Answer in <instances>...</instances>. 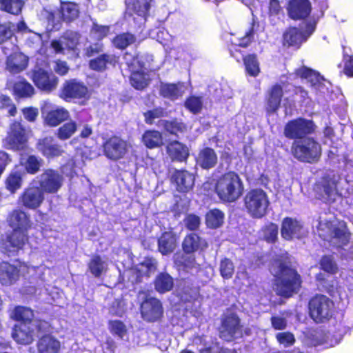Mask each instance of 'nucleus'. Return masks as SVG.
Returning <instances> with one entry per match:
<instances>
[{
  "label": "nucleus",
  "mask_w": 353,
  "mask_h": 353,
  "mask_svg": "<svg viewBox=\"0 0 353 353\" xmlns=\"http://www.w3.org/2000/svg\"><path fill=\"white\" fill-rule=\"evenodd\" d=\"M6 221L12 231L6 235L3 245L5 252L10 255L23 249L28 241L27 231L31 228V221L29 215L19 208L9 212Z\"/></svg>",
  "instance_id": "nucleus-1"
},
{
  "label": "nucleus",
  "mask_w": 353,
  "mask_h": 353,
  "mask_svg": "<svg viewBox=\"0 0 353 353\" xmlns=\"http://www.w3.org/2000/svg\"><path fill=\"white\" fill-rule=\"evenodd\" d=\"M10 317L16 321L12 330V337L21 345H30L34 341V330L32 327L34 319V310L26 306L16 305Z\"/></svg>",
  "instance_id": "nucleus-2"
},
{
  "label": "nucleus",
  "mask_w": 353,
  "mask_h": 353,
  "mask_svg": "<svg viewBox=\"0 0 353 353\" xmlns=\"http://www.w3.org/2000/svg\"><path fill=\"white\" fill-rule=\"evenodd\" d=\"M303 279L295 268L280 261L274 276V285L278 296L289 299L298 294L302 288Z\"/></svg>",
  "instance_id": "nucleus-3"
},
{
  "label": "nucleus",
  "mask_w": 353,
  "mask_h": 353,
  "mask_svg": "<svg viewBox=\"0 0 353 353\" xmlns=\"http://www.w3.org/2000/svg\"><path fill=\"white\" fill-rule=\"evenodd\" d=\"M214 191L222 203H235L243 194V181L237 172L229 170L215 179Z\"/></svg>",
  "instance_id": "nucleus-4"
},
{
  "label": "nucleus",
  "mask_w": 353,
  "mask_h": 353,
  "mask_svg": "<svg viewBox=\"0 0 353 353\" xmlns=\"http://www.w3.org/2000/svg\"><path fill=\"white\" fill-rule=\"evenodd\" d=\"M30 132V130L21 121H12L2 139L3 148L13 152L28 150Z\"/></svg>",
  "instance_id": "nucleus-5"
},
{
  "label": "nucleus",
  "mask_w": 353,
  "mask_h": 353,
  "mask_svg": "<svg viewBox=\"0 0 353 353\" xmlns=\"http://www.w3.org/2000/svg\"><path fill=\"white\" fill-rule=\"evenodd\" d=\"M320 236L338 248L348 245L351 240L350 232L347 223L343 220L325 221L320 227Z\"/></svg>",
  "instance_id": "nucleus-6"
},
{
  "label": "nucleus",
  "mask_w": 353,
  "mask_h": 353,
  "mask_svg": "<svg viewBox=\"0 0 353 353\" xmlns=\"http://www.w3.org/2000/svg\"><path fill=\"white\" fill-rule=\"evenodd\" d=\"M290 150L293 157L301 163H316L322 155L321 144L312 137L293 141Z\"/></svg>",
  "instance_id": "nucleus-7"
},
{
  "label": "nucleus",
  "mask_w": 353,
  "mask_h": 353,
  "mask_svg": "<svg viewBox=\"0 0 353 353\" xmlns=\"http://www.w3.org/2000/svg\"><path fill=\"white\" fill-rule=\"evenodd\" d=\"M269 205L268 195L261 188L250 189L243 197V207L253 219L264 217L268 214Z\"/></svg>",
  "instance_id": "nucleus-8"
},
{
  "label": "nucleus",
  "mask_w": 353,
  "mask_h": 353,
  "mask_svg": "<svg viewBox=\"0 0 353 353\" xmlns=\"http://www.w3.org/2000/svg\"><path fill=\"white\" fill-rule=\"evenodd\" d=\"M308 314L316 323L330 321L334 313V303L326 295L316 294L308 301Z\"/></svg>",
  "instance_id": "nucleus-9"
},
{
  "label": "nucleus",
  "mask_w": 353,
  "mask_h": 353,
  "mask_svg": "<svg viewBox=\"0 0 353 353\" xmlns=\"http://www.w3.org/2000/svg\"><path fill=\"white\" fill-rule=\"evenodd\" d=\"M340 177L333 172L323 174L314 184L316 198L325 203H333L339 195Z\"/></svg>",
  "instance_id": "nucleus-10"
},
{
  "label": "nucleus",
  "mask_w": 353,
  "mask_h": 353,
  "mask_svg": "<svg viewBox=\"0 0 353 353\" xmlns=\"http://www.w3.org/2000/svg\"><path fill=\"white\" fill-rule=\"evenodd\" d=\"M59 97L66 102L78 101L80 105H85L90 99L91 93L83 81L70 79L63 83Z\"/></svg>",
  "instance_id": "nucleus-11"
},
{
  "label": "nucleus",
  "mask_w": 353,
  "mask_h": 353,
  "mask_svg": "<svg viewBox=\"0 0 353 353\" xmlns=\"http://www.w3.org/2000/svg\"><path fill=\"white\" fill-rule=\"evenodd\" d=\"M316 126L312 120L297 117L288 121L283 128L284 136L293 141L303 139L314 134Z\"/></svg>",
  "instance_id": "nucleus-12"
},
{
  "label": "nucleus",
  "mask_w": 353,
  "mask_h": 353,
  "mask_svg": "<svg viewBox=\"0 0 353 353\" xmlns=\"http://www.w3.org/2000/svg\"><path fill=\"white\" fill-rule=\"evenodd\" d=\"M131 147V144L127 140L117 134H112L104 139L102 143L103 155L108 159L114 161L124 159Z\"/></svg>",
  "instance_id": "nucleus-13"
},
{
  "label": "nucleus",
  "mask_w": 353,
  "mask_h": 353,
  "mask_svg": "<svg viewBox=\"0 0 353 353\" xmlns=\"http://www.w3.org/2000/svg\"><path fill=\"white\" fill-rule=\"evenodd\" d=\"M30 79L39 90L47 94L54 91L59 83V79L55 74L41 67L32 70Z\"/></svg>",
  "instance_id": "nucleus-14"
},
{
  "label": "nucleus",
  "mask_w": 353,
  "mask_h": 353,
  "mask_svg": "<svg viewBox=\"0 0 353 353\" xmlns=\"http://www.w3.org/2000/svg\"><path fill=\"white\" fill-rule=\"evenodd\" d=\"M37 178L38 187L44 194H56L62 187L64 180L63 175L52 168L44 170Z\"/></svg>",
  "instance_id": "nucleus-15"
},
{
  "label": "nucleus",
  "mask_w": 353,
  "mask_h": 353,
  "mask_svg": "<svg viewBox=\"0 0 353 353\" xmlns=\"http://www.w3.org/2000/svg\"><path fill=\"white\" fill-rule=\"evenodd\" d=\"M316 26L313 23H307L305 31H301L297 27H289L283 34V43L288 47L299 48L308 37L314 32Z\"/></svg>",
  "instance_id": "nucleus-16"
},
{
  "label": "nucleus",
  "mask_w": 353,
  "mask_h": 353,
  "mask_svg": "<svg viewBox=\"0 0 353 353\" xmlns=\"http://www.w3.org/2000/svg\"><path fill=\"white\" fill-rule=\"evenodd\" d=\"M142 319L148 323H154L163 316L162 303L156 297L146 296L139 307Z\"/></svg>",
  "instance_id": "nucleus-17"
},
{
  "label": "nucleus",
  "mask_w": 353,
  "mask_h": 353,
  "mask_svg": "<svg viewBox=\"0 0 353 353\" xmlns=\"http://www.w3.org/2000/svg\"><path fill=\"white\" fill-rule=\"evenodd\" d=\"M219 331L220 338L226 341H233L242 331L239 317L234 313L227 314L222 319Z\"/></svg>",
  "instance_id": "nucleus-18"
},
{
  "label": "nucleus",
  "mask_w": 353,
  "mask_h": 353,
  "mask_svg": "<svg viewBox=\"0 0 353 353\" xmlns=\"http://www.w3.org/2000/svg\"><path fill=\"white\" fill-rule=\"evenodd\" d=\"M284 96L283 85L279 83L272 85L265 92L264 102L267 114H276L281 106Z\"/></svg>",
  "instance_id": "nucleus-19"
},
{
  "label": "nucleus",
  "mask_w": 353,
  "mask_h": 353,
  "mask_svg": "<svg viewBox=\"0 0 353 353\" xmlns=\"http://www.w3.org/2000/svg\"><path fill=\"white\" fill-rule=\"evenodd\" d=\"M44 199V192L37 185L28 186L19 197V201L22 206L29 210L39 208Z\"/></svg>",
  "instance_id": "nucleus-20"
},
{
  "label": "nucleus",
  "mask_w": 353,
  "mask_h": 353,
  "mask_svg": "<svg viewBox=\"0 0 353 353\" xmlns=\"http://www.w3.org/2000/svg\"><path fill=\"white\" fill-rule=\"evenodd\" d=\"M170 181L177 192L188 193L194 187L195 175L185 169H176L172 174Z\"/></svg>",
  "instance_id": "nucleus-21"
},
{
  "label": "nucleus",
  "mask_w": 353,
  "mask_h": 353,
  "mask_svg": "<svg viewBox=\"0 0 353 353\" xmlns=\"http://www.w3.org/2000/svg\"><path fill=\"white\" fill-rule=\"evenodd\" d=\"M312 5L309 0H290L287 6L288 17L294 20L306 19L311 13Z\"/></svg>",
  "instance_id": "nucleus-22"
},
{
  "label": "nucleus",
  "mask_w": 353,
  "mask_h": 353,
  "mask_svg": "<svg viewBox=\"0 0 353 353\" xmlns=\"http://www.w3.org/2000/svg\"><path fill=\"white\" fill-rule=\"evenodd\" d=\"M303 225L296 219L286 216L281 222V237L286 241L293 239H301L303 236Z\"/></svg>",
  "instance_id": "nucleus-23"
},
{
  "label": "nucleus",
  "mask_w": 353,
  "mask_h": 353,
  "mask_svg": "<svg viewBox=\"0 0 353 353\" xmlns=\"http://www.w3.org/2000/svg\"><path fill=\"white\" fill-rule=\"evenodd\" d=\"M42 117L45 125L54 128L69 120L70 113L64 107H57L45 112H42Z\"/></svg>",
  "instance_id": "nucleus-24"
},
{
  "label": "nucleus",
  "mask_w": 353,
  "mask_h": 353,
  "mask_svg": "<svg viewBox=\"0 0 353 353\" xmlns=\"http://www.w3.org/2000/svg\"><path fill=\"white\" fill-rule=\"evenodd\" d=\"M166 152L172 161L186 162L190 157L188 147L177 140H172L168 143Z\"/></svg>",
  "instance_id": "nucleus-25"
},
{
  "label": "nucleus",
  "mask_w": 353,
  "mask_h": 353,
  "mask_svg": "<svg viewBox=\"0 0 353 353\" xmlns=\"http://www.w3.org/2000/svg\"><path fill=\"white\" fill-rule=\"evenodd\" d=\"M43 163L41 157L33 154H21L19 160L23 172L30 175L37 174L43 167Z\"/></svg>",
  "instance_id": "nucleus-26"
},
{
  "label": "nucleus",
  "mask_w": 353,
  "mask_h": 353,
  "mask_svg": "<svg viewBox=\"0 0 353 353\" xmlns=\"http://www.w3.org/2000/svg\"><path fill=\"white\" fill-rule=\"evenodd\" d=\"M20 277L19 268L8 261L0 263V283L9 286L16 283Z\"/></svg>",
  "instance_id": "nucleus-27"
},
{
  "label": "nucleus",
  "mask_w": 353,
  "mask_h": 353,
  "mask_svg": "<svg viewBox=\"0 0 353 353\" xmlns=\"http://www.w3.org/2000/svg\"><path fill=\"white\" fill-rule=\"evenodd\" d=\"M195 161L201 169L208 170L216 165L218 156L213 148L206 146L199 150Z\"/></svg>",
  "instance_id": "nucleus-28"
},
{
  "label": "nucleus",
  "mask_w": 353,
  "mask_h": 353,
  "mask_svg": "<svg viewBox=\"0 0 353 353\" xmlns=\"http://www.w3.org/2000/svg\"><path fill=\"white\" fill-rule=\"evenodd\" d=\"M157 270V263L152 257H145L144 260L139 263L136 267L131 269L130 272L134 277L135 283H140L143 277H149L152 272Z\"/></svg>",
  "instance_id": "nucleus-29"
},
{
  "label": "nucleus",
  "mask_w": 353,
  "mask_h": 353,
  "mask_svg": "<svg viewBox=\"0 0 353 353\" xmlns=\"http://www.w3.org/2000/svg\"><path fill=\"white\" fill-rule=\"evenodd\" d=\"M52 141V137H46L39 139L37 143V150L47 159L58 157L63 153L61 146Z\"/></svg>",
  "instance_id": "nucleus-30"
},
{
  "label": "nucleus",
  "mask_w": 353,
  "mask_h": 353,
  "mask_svg": "<svg viewBox=\"0 0 353 353\" xmlns=\"http://www.w3.org/2000/svg\"><path fill=\"white\" fill-rule=\"evenodd\" d=\"M61 342L52 334H45L37 342L38 353H59Z\"/></svg>",
  "instance_id": "nucleus-31"
},
{
  "label": "nucleus",
  "mask_w": 353,
  "mask_h": 353,
  "mask_svg": "<svg viewBox=\"0 0 353 353\" xmlns=\"http://www.w3.org/2000/svg\"><path fill=\"white\" fill-rule=\"evenodd\" d=\"M119 59V57L114 54L103 53L89 61V68L94 71L103 72L107 70L108 65L115 67Z\"/></svg>",
  "instance_id": "nucleus-32"
},
{
  "label": "nucleus",
  "mask_w": 353,
  "mask_h": 353,
  "mask_svg": "<svg viewBox=\"0 0 353 353\" xmlns=\"http://www.w3.org/2000/svg\"><path fill=\"white\" fill-rule=\"evenodd\" d=\"M158 250L162 255L173 252L177 244V236L171 231L163 232L158 239Z\"/></svg>",
  "instance_id": "nucleus-33"
},
{
  "label": "nucleus",
  "mask_w": 353,
  "mask_h": 353,
  "mask_svg": "<svg viewBox=\"0 0 353 353\" xmlns=\"http://www.w3.org/2000/svg\"><path fill=\"white\" fill-rule=\"evenodd\" d=\"M205 243L200 236L194 232H191L185 235L182 242V250L185 254H192L198 251H201L203 247H206Z\"/></svg>",
  "instance_id": "nucleus-34"
},
{
  "label": "nucleus",
  "mask_w": 353,
  "mask_h": 353,
  "mask_svg": "<svg viewBox=\"0 0 353 353\" xmlns=\"http://www.w3.org/2000/svg\"><path fill=\"white\" fill-rule=\"evenodd\" d=\"M28 58L21 52L10 54L6 61V69L12 74H17L26 68Z\"/></svg>",
  "instance_id": "nucleus-35"
},
{
  "label": "nucleus",
  "mask_w": 353,
  "mask_h": 353,
  "mask_svg": "<svg viewBox=\"0 0 353 353\" xmlns=\"http://www.w3.org/2000/svg\"><path fill=\"white\" fill-rule=\"evenodd\" d=\"M183 91L182 83H161L159 94L165 99L175 101L182 97Z\"/></svg>",
  "instance_id": "nucleus-36"
},
{
  "label": "nucleus",
  "mask_w": 353,
  "mask_h": 353,
  "mask_svg": "<svg viewBox=\"0 0 353 353\" xmlns=\"http://www.w3.org/2000/svg\"><path fill=\"white\" fill-rule=\"evenodd\" d=\"M194 343L196 345H202L199 350V353H228L223 349L216 339L210 338V341H206L203 336H197Z\"/></svg>",
  "instance_id": "nucleus-37"
},
{
  "label": "nucleus",
  "mask_w": 353,
  "mask_h": 353,
  "mask_svg": "<svg viewBox=\"0 0 353 353\" xmlns=\"http://www.w3.org/2000/svg\"><path fill=\"white\" fill-rule=\"evenodd\" d=\"M162 125L167 133L177 137L179 134H184L188 131L187 124L182 119L176 117L170 120H163Z\"/></svg>",
  "instance_id": "nucleus-38"
},
{
  "label": "nucleus",
  "mask_w": 353,
  "mask_h": 353,
  "mask_svg": "<svg viewBox=\"0 0 353 353\" xmlns=\"http://www.w3.org/2000/svg\"><path fill=\"white\" fill-rule=\"evenodd\" d=\"M59 14L62 21L70 23L78 18L79 11L76 3L64 2L61 4Z\"/></svg>",
  "instance_id": "nucleus-39"
},
{
  "label": "nucleus",
  "mask_w": 353,
  "mask_h": 353,
  "mask_svg": "<svg viewBox=\"0 0 353 353\" xmlns=\"http://www.w3.org/2000/svg\"><path fill=\"white\" fill-rule=\"evenodd\" d=\"M242 61L247 75L252 77H256L260 74V63L256 53L245 54Z\"/></svg>",
  "instance_id": "nucleus-40"
},
{
  "label": "nucleus",
  "mask_w": 353,
  "mask_h": 353,
  "mask_svg": "<svg viewBox=\"0 0 353 353\" xmlns=\"http://www.w3.org/2000/svg\"><path fill=\"white\" fill-rule=\"evenodd\" d=\"M77 123L69 119L59 126L55 132L56 137L61 141H66L70 139L77 131Z\"/></svg>",
  "instance_id": "nucleus-41"
},
{
  "label": "nucleus",
  "mask_w": 353,
  "mask_h": 353,
  "mask_svg": "<svg viewBox=\"0 0 353 353\" xmlns=\"http://www.w3.org/2000/svg\"><path fill=\"white\" fill-rule=\"evenodd\" d=\"M152 0H134L132 9L138 17L140 23H145L149 15L150 3Z\"/></svg>",
  "instance_id": "nucleus-42"
},
{
  "label": "nucleus",
  "mask_w": 353,
  "mask_h": 353,
  "mask_svg": "<svg viewBox=\"0 0 353 353\" xmlns=\"http://www.w3.org/2000/svg\"><path fill=\"white\" fill-rule=\"evenodd\" d=\"M296 74L300 78L307 79L312 86L319 85L324 81L323 77L319 72L306 66L299 68Z\"/></svg>",
  "instance_id": "nucleus-43"
},
{
  "label": "nucleus",
  "mask_w": 353,
  "mask_h": 353,
  "mask_svg": "<svg viewBox=\"0 0 353 353\" xmlns=\"http://www.w3.org/2000/svg\"><path fill=\"white\" fill-rule=\"evenodd\" d=\"M155 290L161 293L170 291L174 285L173 279L166 272L159 273L154 281Z\"/></svg>",
  "instance_id": "nucleus-44"
},
{
  "label": "nucleus",
  "mask_w": 353,
  "mask_h": 353,
  "mask_svg": "<svg viewBox=\"0 0 353 353\" xmlns=\"http://www.w3.org/2000/svg\"><path fill=\"white\" fill-rule=\"evenodd\" d=\"M279 226L277 224L268 222L259 230L261 239L268 243H275L278 240Z\"/></svg>",
  "instance_id": "nucleus-45"
},
{
  "label": "nucleus",
  "mask_w": 353,
  "mask_h": 353,
  "mask_svg": "<svg viewBox=\"0 0 353 353\" xmlns=\"http://www.w3.org/2000/svg\"><path fill=\"white\" fill-rule=\"evenodd\" d=\"M144 145L150 149L161 147L163 145V137L160 132L155 130H146L142 137Z\"/></svg>",
  "instance_id": "nucleus-46"
},
{
  "label": "nucleus",
  "mask_w": 353,
  "mask_h": 353,
  "mask_svg": "<svg viewBox=\"0 0 353 353\" xmlns=\"http://www.w3.org/2000/svg\"><path fill=\"white\" fill-rule=\"evenodd\" d=\"M23 184L22 173L19 171L12 170L5 180L6 188L12 194L19 190Z\"/></svg>",
  "instance_id": "nucleus-47"
},
{
  "label": "nucleus",
  "mask_w": 353,
  "mask_h": 353,
  "mask_svg": "<svg viewBox=\"0 0 353 353\" xmlns=\"http://www.w3.org/2000/svg\"><path fill=\"white\" fill-rule=\"evenodd\" d=\"M223 221L224 213L217 208L209 210L205 214V224L208 228L216 229L223 225Z\"/></svg>",
  "instance_id": "nucleus-48"
},
{
  "label": "nucleus",
  "mask_w": 353,
  "mask_h": 353,
  "mask_svg": "<svg viewBox=\"0 0 353 353\" xmlns=\"http://www.w3.org/2000/svg\"><path fill=\"white\" fill-rule=\"evenodd\" d=\"M136 36L130 32L117 34L112 40L113 46L119 50H124L136 42Z\"/></svg>",
  "instance_id": "nucleus-49"
},
{
  "label": "nucleus",
  "mask_w": 353,
  "mask_h": 353,
  "mask_svg": "<svg viewBox=\"0 0 353 353\" xmlns=\"http://www.w3.org/2000/svg\"><path fill=\"white\" fill-rule=\"evenodd\" d=\"M14 94L21 98L30 97L34 94L33 86L25 79L14 83Z\"/></svg>",
  "instance_id": "nucleus-50"
},
{
  "label": "nucleus",
  "mask_w": 353,
  "mask_h": 353,
  "mask_svg": "<svg viewBox=\"0 0 353 353\" xmlns=\"http://www.w3.org/2000/svg\"><path fill=\"white\" fill-rule=\"evenodd\" d=\"M23 6L22 0H1L0 1V10L14 15H18L21 12Z\"/></svg>",
  "instance_id": "nucleus-51"
},
{
  "label": "nucleus",
  "mask_w": 353,
  "mask_h": 353,
  "mask_svg": "<svg viewBox=\"0 0 353 353\" xmlns=\"http://www.w3.org/2000/svg\"><path fill=\"white\" fill-rule=\"evenodd\" d=\"M88 268L90 273L95 277L99 278L104 271V261L100 255L95 254L92 256L88 263Z\"/></svg>",
  "instance_id": "nucleus-52"
},
{
  "label": "nucleus",
  "mask_w": 353,
  "mask_h": 353,
  "mask_svg": "<svg viewBox=\"0 0 353 353\" xmlns=\"http://www.w3.org/2000/svg\"><path fill=\"white\" fill-rule=\"evenodd\" d=\"M130 83L135 89L142 90L148 87L149 79L145 77L144 72L134 71L130 76Z\"/></svg>",
  "instance_id": "nucleus-53"
},
{
  "label": "nucleus",
  "mask_w": 353,
  "mask_h": 353,
  "mask_svg": "<svg viewBox=\"0 0 353 353\" xmlns=\"http://www.w3.org/2000/svg\"><path fill=\"white\" fill-rule=\"evenodd\" d=\"M320 268L324 272L330 274L337 273L338 265L332 255H323L320 259Z\"/></svg>",
  "instance_id": "nucleus-54"
},
{
  "label": "nucleus",
  "mask_w": 353,
  "mask_h": 353,
  "mask_svg": "<svg viewBox=\"0 0 353 353\" xmlns=\"http://www.w3.org/2000/svg\"><path fill=\"white\" fill-rule=\"evenodd\" d=\"M144 121L148 125H152L156 119H159L167 116L166 110L162 107H155L152 110H148L143 113Z\"/></svg>",
  "instance_id": "nucleus-55"
},
{
  "label": "nucleus",
  "mask_w": 353,
  "mask_h": 353,
  "mask_svg": "<svg viewBox=\"0 0 353 353\" xmlns=\"http://www.w3.org/2000/svg\"><path fill=\"white\" fill-rule=\"evenodd\" d=\"M110 332L114 335L123 339L127 333V327L123 321L120 320H110L108 323Z\"/></svg>",
  "instance_id": "nucleus-56"
},
{
  "label": "nucleus",
  "mask_w": 353,
  "mask_h": 353,
  "mask_svg": "<svg viewBox=\"0 0 353 353\" xmlns=\"http://www.w3.org/2000/svg\"><path fill=\"white\" fill-rule=\"evenodd\" d=\"M219 272L223 279H230L233 276L234 266L231 259L225 257L221 260Z\"/></svg>",
  "instance_id": "nucleus-57"
},
{
  "label": "nucleus",
  "mask_w": 353,
  "mask_h": 353,
  "mask_svg": "<svg viewBox=\"0 0 353 353\" xmlns=\"http://www.w3.org/2000/svg\"><path fill=\"white\" fill-rule=\"evenodd\" d=\"M8 111V117H14L17 113L16 105L13 103L11 97L6 94H0V110Z\"/></svg>",
  "instance_id": "nucleus-58"
},
{
  "label": "nucleus",
  "mask_w": 353,
  "mask_h": 353,
  "mask_svg": "<svg viewBox=\"0 0 353 353\" xmlns=\"http://www.w3.org/2000/svg\"><path fill=\"white\" fill-rule=\"evenodd\" d=\"M184 106L191 113L196 114L202 110L203 103L201 98L194 95L190 96L185 99Z\"/></svg>",
  "instance_id": "nucleus-59"
},
{
  "label": "nucleus",
  "mask_w": 353,
  "mask_h": 353,
  "mask_svg": "<svg viewBox=\"0 0 353 353\" xmlns=\"http://www.w3.org/2000/svg\"><path fill=\"white\" fill-rule=\"evenodd\" d=\"M183 223L186 229L190 231H196L200 227L201 218L193 213L188 214L183 219Z\"/></svg>",
  "instance_id": "nucleus-60"
},
{
  "label": "nucleus",
  "mask_w": 353,
  "mask_h": 353,
  "mask_svg": "<svg viewBox=\"0 0 353 353\" xmlns=\"http://www.w3.org/2000/svg\"><path fill=\"white\" fill-rule=\"evenodd\" d=\"M33 323V325L38 333L44 334H51L50 332L53 330L52 323L46 319L37 318L35 320L34 319Z\"/></svg>",
  "instance_id": "nucleus-61"
},
{
  "label": "nucleus",
  "mask_w": 353,
  "mask_h": 353,
  "mask_svg": "<svg viewBox=\"0 0 353 353\" xmlns=\"http://www.w3.org/2000/svg\"><path fill=\"white\" fill-rule=\"evenodd\" d=\"M276 339L285 347L293 345L296 341L294 334L290 332H279L276 334Z\"/></svg>",
  "instance_id": "nucleus-62"
},
{
  "label": "nucleus",
  "mask_w": 353,
  "mask_h": 353,
  "mask_svg": "<svg viewBox=\"0 0 353 353\" xmlns=\"http://www.w3.org/2000/svg\"><path fill=\"white\" fill-rule=\"evenodd\" d=\"M63 43L68 50L75 52L79 44V37L77 34L70 33L64 37Z\"/></svg>",
  "instance_id": "nucleus-63"
},
{
  "label": "nucleus",
  "mask_w": 353,
  "mask_h": 353,
  "mask_svg": "<svg viewBox=\"0 0 353 353\" xmlns=\"http://www.w3.org/2000/svg\"><path fill=\"white\" fill-rule=\"evenodd\" d=\"M240 48L241 47L238 43H230L227 44V49L230 55L239 63L242 61L245 56Z\"/></svg>",
  "instance_id": "nucleus-64"
}]
</instances>
